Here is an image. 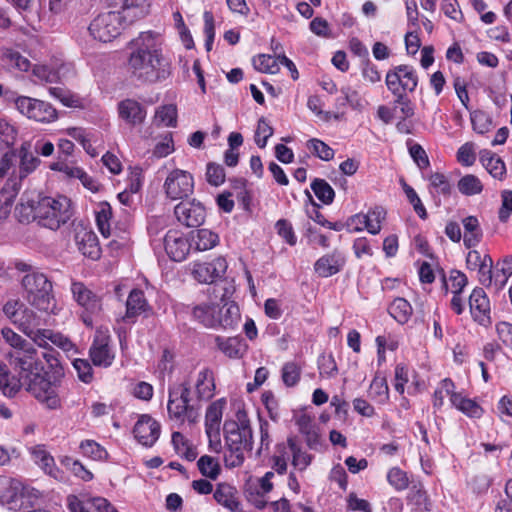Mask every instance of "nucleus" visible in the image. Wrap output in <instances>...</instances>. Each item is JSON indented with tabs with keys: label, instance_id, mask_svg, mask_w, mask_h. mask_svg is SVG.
Segmentation results:
<instances>
[{
	"label": "nucleus",
	"instance_id": "27",
	"mask_svg": "<svg viewBox=\"0 0 512 512\" xmlns=\"http://www.w3.org/2000/svg\"><path fill=\"white\" fill-rule=\"evenodd\" d=\"M216 502L231 512H243L236 487L228 483H219L213 494Z\"/></svg>",
	"mask_w": 512,
	"mask_h": 512
},
{
	"label": "nucleus",
	"instance_id": "5",
	"mask_svg": "<svg viewBox=\"0 0 512 512\" xmlns=\"http://www.w3.org/2000/svg\"><path fill=\"white\" fill-rule=\"evenodd\" d=\"M190 394V384L187 382L169 385L167 413L170 420L178 424L198 421L199 410L191 403Z\"/></svg>",
	"mask_w": 512,
	"mask_h": 512
},
{
	"label": "nucleus",
	"instance_id": "24",
	"mask_svg": "<svg viewBox=\"0 0 512 512\" xmlns=\"http://www.w3.org/2000/svg\"><path fill=\"white\" fill-rule=\"evenodd\" d=\"M120 119L131 126L142 124L147 116L146 108L137 100L126 98L117 105Z\"/></svg>",
	"mask_w": 512,
	"mask_h": 512
},
{
	"label": "nucleus",
	"instance_id": "4",
	"mask_svg": "<svg viewBox=\"0 0 512 512\" xmlns=\"http://www.w3.org/2000/svg\"><path fill=\"white\" fill-rule=\"evenodd\" d=\"M22 286L29 304L41 312L56 314L57 306L53 285L43 273L32 272L22 279Z\"/></svg>",
	"mask_w": 512,
	"mask_h": 512
},
{
	"label": "nucleus",
	"instance_id": "54",
	"mask_svg": "<svg viewBox=\"0 0 512 512\" xmlns=\"http://www.w3.org/2000/svg\"><path fill=\"white\" fill-rule=\"evenodd\" d=\"M79 448L84 456L89 457L95 461L105 460L108 456L105 448L94 440L87 439L82 441L79 445Z\"/></svg>",
	"mask_w": 512,
	"mask_h": 512
},
{
	"label": "nucleus",
	"instance_id": "16",
	"mask_svg": "<svg viewBox=\"0 0 512 512\" xmlns=\"http://www.w3.org/2000/svg\"><path fill=\"white\" fill-rule=\"evenodd\" d=\"M177 220L187 227L200 226L206 216L204 206L195 200L181 202L174 209Z\"/></svg>",
	"mask_w": 512,
	"mask_h": 512
},
{
	"label": "nucleus",
	"instance_id": "63",
	"mask_svg": "<svg viewBox=\"0 0 512 512\" xmlns=\"http://www.w3.org/2000/svg\"><path fill=\"white\" fill-rule=\"evenodd\" d=\"M174 141L171 133H166L153 149V156L164 158L174 152Z\"/></svg>",
	"mask_w": 512,
	"mask_h": 512
},
{
	"label": "nucleus",
	"instance_id": "52",
	"mask_svg": "<svg viewBox=\"0 0 512 512\" xmlns=\"http://www.w3.org/2000/svg\"><path fill=\"white\" fill-rule=\"evenodd\" d=\"M455 385L454 383L446 378L443 379L433 394V407L435 409H440L444 405V399L446 397H449L451 399V395L456 394L457 392L454 391Z\"/></svg>",
	"mask_w": 512,
	"mask_h": 512
},
{
	"label": "nucleus",
	"instance_id": "34",
	"mask_svg": "<svg viewBox=\"0 0 512 512\" xmlns=\"http://www.w3.org/2000/svg\"><path fill=\"white\" fill-rule=\"evenodd\" d=\"M148 309L149 304L144 296V292L139 289H134L129 293L126 301V313L124 320H133Z\"/></svg>",
	"mask_w": 512,
	"mask_h": 512
},
{
	"label": "nucleus",
	"instance_id": "40",
	"mask_svg": "<svg viewBox=\"0 0 512 512\" xmlns=\"http://www.w3.org/2000/svg\"><path fill=\"white\" fill-rule=\"evenodd\" d=\"M21 188V180L15 178L12 175L8 177L0 190V206L5 209L10 208L17 195L19 194Z\"/></svg>",
	"mask_w": 512,
	"mask_h": 512
},
{
	"label": "nucleus",
	"instance_id": "51",
	"mask_svg": "<svg viewBox=\"0 0 512 512\" xmlns=\"http://www.w3.org/2000/svg\"><path fill=\"white\" fill-rule=\"evenodd\" d=\"M43 334L45 336H41V338H43L44 343L37 344L38 346L47 347L51 343L66 352L74 350V344L66 336L49 329L43 330Z\"/></svg>",
	"mask_w": 512,
	"mask_h": 512
},
{
	"label": "nucleus",
	"instance_id": "60",
	"mask_svg": "<svg viewBox=\"0 0 512 512\" xmlns=\"http://www.w3.org/2000/svg\"><path fill=\"white\" fill-rule=\"evenodd\" d=\"M301 375V367L296 362H287L282 367V380L288 387L295 386Z\"/></svg>",
	"mask_w": 512,
	"mask_h": 512
},
{
	"label": "nucleus",
	"instance_id": "25",
	"mask_svg": "<svg viewBox=\"0 0 512 512\" xmlns=\"http://www.w3.org/2000/svg\"><path fill=\"white\" fill-rule=\"evenodd\" d=\"M71 292L74 300L85 311L94 314L101 310L100 298L86 287L82 282H72Z\"/></svg>",
	"mask_w": 512,
	"mask_h": 512
},
{
	"label": "nucleus",
	"instance_id": "50",
	"mask_svg": "<svg viewBox=\"0 0 512 512\" xmlns=\"http://www.w3.org/2000/svg\"><path fill=\"white\" fill-rule=\"evenodd\" d=\"M1 335L5 342L10 346V350L7 353H15V351L20 352L32 346L31 343L9 327L2 328Z\"/></svg>",
	"mask_w": 512,
	"mask_h": 512
},
{
	"label": "nucleus",
	"instance_id": "61",
	"mask_svg": "<svg viewBox=\"0 0 512 512\" xmlns=\"http://www.w3.org/2000/svg\"><path fill=\"white\" fill-rule=\"evenodd\" d=\"M471 123L474 131L480 134L488 132L492 127L491 118L487 113L476 110L471 113Z\"/></svg>",
	"mask_w": 512,
	"mask_h": 512
},
{
	"label": "nucleus",
	"instance_id": "56",
	"mask_svg": "<svg viewBox=\"0 0 512 512\" xmlns=\"http://www.w3.org/2000/svg\"><path fill=\"white\" fill-rule=\"evenodd\" d=\"M311 189L315 196L324 204H331L334 200L335 192L328 182L323 179H315L311 183Z\"/></svg>",
	"mask_w": 512,
	"mask_h": 512
},
{
	"label": "nucleus",
	"instance_id": "49",
	"mask_svg": "<svg viewBox=\"0 0 512 512\" xmlns=\"http://www.w3.org/2000/svg\"><path fill=\"white\" fill-rule=\"evenodd\" d=\"M369 395L378 403L384 404L389 399V389L385 377L376 375L369 388Z\"/></svg>",
	"mask_w": 512,
	"mask_h": 512
},
{
	"label": "nucleus",
	"instance_id": "23",
	"mask_svg": "<svg viewBox=\"0 0 512 512\" xmlns=\"http://www.w3.org/2000/svg\"><path fill=\"white\" fill-rule=\"evenodd\" d=\"M164 246L167 255L177 262L185 260L191 249L189 239L177 230L167 232L164 238Z\"/></svg>",
	"mask_w": 512,
	"mask_h": 512
},
{
	"label": "nucleus",
	"instance_id": "3",
	"mask_svg": "<svg viewBox=\"0 0 512 512\" xmlns=\"http://www.w3.org/2000/svg\"><path fill=\"white\" fill-rule=\"evenodd\" d=\"M226 446L225 463L228 467H239L245 460V454L252 449L253 436L247 413L238 410L233 418L224 422Z\"/></svg>",
	"mask_w": 512,
	"mask_h": 512
},
{
	"label": "nucleus",
	"instance_id": "57",
	"mask_svg": "<svg viewBox=\"0 0 512 512\" xmlns=\"http://www.w3.org/2000/svg\"><path fill=\"white\" fill-rule=\"evenodd\" d=\"M197 466L201 474L207 478L215 480L220 474V465L218 461L208 455L200 457Z\"/></svg>",
	"mask_w": 512,
	"mask_h": 512
},
{
	"label": "nucleus",
	"instance_id": "30",
	"mask_svg": "<svg viewBox=\"0 0 512 512\" xmlns=\"http://www.w3.org/2000/svg\"><path fill=\"white\" fill-rule=\"evenodd\" d=\"M194 386L198 399H211L214 396L215 391L213 371L209 368H203L200 370L197 374Z\"/></svg>",
	"mask_w": 512,
	"mask_h": 512
},
{
	"label": "nucleus",
	"instance_id": "18",
	"mask_svg": "<svg viewBox=\"0 0 512 512\" xmlns=\"http://www.w3.org/2000/svg\"><path fill=\"white\" fill-rule=\"evenodd\" d=\"M469 308L475 322L482 326L490 325V301L482 288L473 289L469 297Z\"/></svg>",
	"mask_w": 512,
	"mask_h": 512
},
{
	"label": "nucleus",
	"instance_id": "44",
	"mask_svg": "<svg viewBox=\"0 0 512 512\" xmlns=\"http://www.w3.org/2000/svg\"><path fill=\"white\" fill-rule=\"evenodd\" d=\"M280 57L260 54L253 58V65L261 73L276 74L280 70Z\"/></svg>",
	"mask_w": 512,
	"mask_h": 512
},
{
	"label": "nucleus",
	"instance_id": "59",
	"mask_svg": "<svg viewBox=\"0 0 512 512\" xmlns=\"http://www.w3.org/2000/svg\"><path fill=\"white\" fill-rule=\"evenodd\" d=\"M318 369L321 377L333 378L338 373L336 361L332 354H322L318 358Z\"/></svg>",
	"mask_w": 512,
	"mask_h": 512
},
{
	"label": "nucleus",
	"instance_id": "47",
	"mask_svg": "<svg viewBox=\"0 0 512 512\" xmlns=\"http://www.w3.org/2000/svg\"><path fill=\"white\" fill-rule=\"evenodd\" d=\"M364 217L367 222V231L372 235H377L380 233L382 222L386 218V210L381 206H376L368 210Z\"/></svg>",
	"mask_w": 512,
	"mask_h": 512
},
{
	"label": "nucleus",
	"instance_id": "11",
	"mask_svg": "<svg viewBox=\"0 0 512 512\" xmlns=\"http://www.w3.org/2000/svg\"><path fill=\"white\" fill-rule=\"evenodd\" d=\"M163 190L167 198L171 200L186 198L193 193L194 178L186 170L173 169L164 181Z\"/></svg>",
	"mask_w": 512,
	"mask_h": 512
},
{
	"label": "nucleus",
	"instance_id": "10",
	"mask_svg": "<svg viewBox=\"0 0 512 512\" xmlns=\"http://www.w3.org/2000/svg\"><path fill=\"white\" fill-rule=\"evenodd\" d=\"M385 82L393 95H400L413 92L417 87L418 77L413 67L399 65L387 72Z\"/></svg>",
	"mask_w": 512,
	"mask_h": 512
},
{
	"label": "nucleus",
	"instance_id": "15",
	"mask_svg": "<svg viewBox=\"0 0 512 512\" xmlns=\"http://www.w3.org/2000/svg\"><path fill=\"white\" fill-rule=\"evenodd\" d=\"M466 265L469 270L477 271L478 278L484 286H491L493 281V260L489 254H482L478 250H470L466 256Z\"/></svg>",
	"mask_w": 512,
	"mask_h": 512
},
{
	"label": "nucleus",
	"instance_id": "14",
	"mask_svg": "<svg viewBox=\"0 0 512 512\" xmlns=\"http://www.w3.org/2000/svg\"><path fill=\"white\" fill-rule=\"evenodd\" d=\"M17 169H14L12 176L23 180L32 174L40 165L41 160L32 151L30 142H23L18 148L15 149Z\"/></svg>",
	"mask_w": 512,
	"mask_h": 512
},
{
	"label": "nucleus",
	"instance_id": "20",
	"mask_svg": "<svg viewBox=\"0 0 512 512\" xmlns=\"http://www.w3.org/2000/svg\"><path fill=\"white\" fill-rule=\"evenodd\" d=\"M227 270L225 258L218 257L211 262L196 263L193 267V276L200 283H213L222 277Z\"/></svg>",
	"mask_w": 512,
	"mask_h": 512
},
{
	"label": "nucleus",
	"instance_id": "43",
	"mask_svg": "<svg viewBox=\"0 0 512 512\" xmlns=\"http://www.w3.org/2000/svg\"><path fill=\"white\" fill-rule=\"evenodd\" d=\"M389 314L399 323L408 322L412 315V306L404 298H396L388 308Z\"/></svg>",
	"mask_w": 512,
	"mask_h": 512
},
{
	"label": "nucleus",
	"instance_id": "22",
	"mask_svg": "<svg viewBox=\"0 0 512 512\" xmlns=\"http://www.w3.org/2000/svg\"><path fill=\"white\" fill-rule=\"evenodd\" d=\"M79 251L92 260H97L101 255V248L98 243L97 235L91 230L83 226L75 228L74 236Z\"/></svg>",
	"mask_w": 512,
	"mask_h": 512
},
{
	"label": "nucleus",
	"instance_id": "7",
	"mask_svg": "<svg viewBox=\"0 0 512 512\" xmlns=\"http://www.w3.org/2000/svg\"><path fill=\"white\" fill-rule=\"evenodd\" d=\"M131 24L121 13L111 10L97 15L89 25L90 35L100 42H111L117 38L126 25Z\"/></svg>",
	"mask_w": 512,
	"mask_h": 512
},
{
	"label": "nucleus",
	"instance_id": "21",
	"mask_svg": "<svg viewBox=\"0 0 512 512\" xmlns=\"http://www.w3.org/2000/svg\"><path fill=\"white\" fill-rule=\"evenodd\" d=\"M133 433L140 444L151 447L160 436V424L151 416L142 415L136 422Z\"/></svg>",
	"mask_w": 512,
	"mask_h": 512
},
{
	"label": "nucleus",
	"instance_id": "38",
	"mask_svg": "<svg viewBox=\"0 0 512 512\" xmlns=\"http://www.w3.org/2000/svg\"><path fill=\"white\" fill-rule=\"evenodd\" d=\"M177 117V106L175 104H165L156 108L152 123L157 127H176Z\"/></svg>",
	"mask_w": 512,
	"mask_h": 512
},
{
	"label": "nucleus",
	"instance_id": "12",
	"mask_svg": "<svg viewBox=\"0 0 512 512\" xmlns=\"http://www.w3.org/2000/svg\"><path fill=\"white\" fill-rule=\"evenodd\" d=\"M225 406L226 400L221 398L212 402L206 410L205 431L209 439L210 446H212L215 451H219L221 448L220 424Z\"/></svg>",
	"mask_w": 512,
	"mask_h": 512
},
{
	"label": "nucleus",
	"instance_id": "37",
	"mask_svg": "<svg viewBox=\"0 0 512 512\" xmlns=\"http://www.w3.org/2000/svg\"><path fill=\"white\" fill-rule=\"evenodd\" d=\"M217 234L208 229H199L191 233L189 240L191 248L197 251L210 250L218 244Z\"/></svg>",
	"mask_w": 512,
	"mask_h": 512
},
{
	"label": "nucleus",
	"instance_id": "17",
	"mask_svg": "<svg viewBox=\"0 0 512 512\" xmlns=\"http://www.w3.org/2000/svg\"><path fill=\"white\" fill-rule=\"evenodd\" d=\"M33 462L48 476L62 481L64 473L55 463L54 457L43 444H37L29 448Z\"/></svg>",
	"mask_w": 512,
	"mask_h": 512
},
{
	"label": "nucleus",
	"instance_id": "55",
	"mask_svg": "<svg viewBox=\"0 0 512 512\" xmlns=\"http://www.w3.org/2000/svg\"><path fill=\"white\" fill-rule=\"evenodd\" d=\"M446 290H450L452 294L462 293L468 284L466 275L459 270H452L448 278H443Z\"/></svg>",
	"mask_w": 512,
	"mask_h": 512
},
{
	"label": "nucleus",
	"instance_id": "8",
	"mask_svg": "<svg viewBox=\"0 0 512 512\" xmlns=\"http://www.w3.org/2000/svg\"><path fill=\"white\" fill-rule=\"evenodd\" d=\"M15 109L30 120L41 123H51L58 117L56 109L40 99L17 96L13 99Z\"/></svg>",
	"mask_w": 512,
	"mask_h": 512
},
{
	"label": "nucleus",
	"instance_id": "13",
	"mask_svg": "<svg viewBox=\"0 0 512 512\" xmlns=\"http://www.w3.org/2000/svg\"><path fill=\"white\" fill-rule=\"evenodd\" d=\"M43 324L42 317L26 306L21 310L19 318L14 321V325L35 344L44 343L43 338H41V336H45L43 334L44 329L39 328Z\"/></svg>",
	"mask_w": 512,
	"mask_h": 512
},
{
	"label": "nucleus",
	"instance_id": "29",
	"mask_svg": "<svg viewBox=\"0 0 512 512\" xmlns=\"http://www.w3.org/2000/svg\"><path fill=\"white\" fill-rule=\"evenodd\" d=\"M217 348L230 359H240L247 352V344L239 337H215Z\"/></svg>",
	"mask_w": 512,
	"mask_h": 512
},
{
	"label": "nucleus",
	"instance_id": "28",
	"mask_svg": "<svg viewBox=\"0 0 512 512\" xmlns=\"http://www.w3.org/2000/svg\"><path fill=\"white\" fill-rule=\"evenodd\" d=\"M21 483L14 479H0V502L10 510H16L21 506Z\"/></svg>",
	"mask_w": 512,
	"mask_h": 512
},
{
	"label": "nucleus",
	"instance_id": "32",
	"mask_svg": "<svg viewBox=\"0 0 512 512\" xmlns=\"http://www.w3.org/2000/svg\"><path fill=\"white\" fill-rule=\"evenodd\" d=\"M464 228L463 243L466 248L476 247L483 238V231L476 216H467L462 219Z\"/></svg>",
	"mask_w": 512,
	"mask_h": 512
},
{
	"label": "nucleus",
	"instance_id": "36",
	"mask_svg": "<svg viewBox=\"0 0 512 512\" xmlns=\"http://www.w3.org/2000/svg\"><path fill=\"white\" fill-rule=\"evenodd\" d=\"M217 302L200 303L192 308L193 318L207 328H215Z\"/></svg>",
	"mask_w": 512,
	"mask_h": 512
},
{
	"label": "nucleus",
	"instance_id": "1",
	"mask_svg": "<svg viewBox=\"0 0 512 512\" xmlns=\"http://www.w3.org/2000/svg\"><path fill=\"white\" fill-rule=\"evenodd\" d=\"M6 358L16 375H11L7 366L0 362V390L4 396L14 397L24 388L49 409L60 407L57 387L43 372V363L33 345L20 352L7 353Z\"/></svg>",
	"mask_w": 512,
	"mask_h": 512
},
{
	"label": "nucleus",
	"instance_id": "9",
	"mask_svg": "<svg viewBox=\"0 0 512 512\" xmlns=\"http://www.w3.org/2000/svg\"><path fill=\"white\" fill-rule=\"evenodd\" d=\"M220 291H223V293L220 295L219 302H217L216 305L217 312L215 328L222 327L224 329H232L238 325L240 321L239 307L234 301L230 300V296L233 293V287L216 285L214 287V293L216 294Z\"/></svg>",
	"mask_w": 512,
	"mask_h": 512
},
{
	"label": "nucleus",
	"instance_id": "19",
	"mask_svg": "<svg viewBox=\"0 0 512 512\" xmlns=\"http://www.w3.org/2000/svg\"><path fill=\"white\" fill-rule=\"evenodd\" d=\"M110 336L107 331L98 330L90 348V357L95 366L108 367L114 360L109 347Z\"/></svg>",
	"mask_w": 512,
	"mask_h": 512
},
{
	"label": "nucleus",
	"instance_id": "58",
	"mask_svg": "<svg viewBox=\"0 0 512 512\" xmlns=\"http://www.w3.org/2000/svg\"><path fill=\"white\" fill-rule=\"evenodd\" d=\"M308 150L323 161H330L334 157V150L325 142L313 138L307 142Z\"/></svg>",
	"mask_w": 512,
	"mask_h": 512
},
{
	"label": "nucleus",
	"instance_id": "42",
	"mask_svg": "<svg viewBox=\"0 0 512 512\" xmlns=\"http://www.w3.org/2000/svg\"><path fill=\"white\" fill-rule=\"evenodd\" d=\"M38 200L23 195L21 202L16 207V214L20 222L38 220Z\"/></svg>",
	"mask_w": 512,
	"mask_h": 512
},
{
	"label": "nucleus",
	"instance_id": "53",
	"mask_svg": "<svg viewBox=\"0 0 512 512\" xmlns=\"http://www.w3.org/2000/svg\"><path fill=\"white\" fill-rule=\"evenodd\" d=\"M3 60L9 67L19 71L26 72L31 68L29 59L23 56L20 52L13 49H7L4 52Z\"/></svg>",
	"mask_w": 512,
	"mask_h": 512
},
{
	"label": "nucleus",
	"instance_id": "64",
	"mask_svg": "<svg viewBox=\"0 0 512 512\" xmlns=\"http://www.w3.org/2000/svg\"><path fill=\"white\" fill-rule=\"evenodd\" d=\"M49 94L58 99L63 105L67 107H77L79 105V99L75 95L71 94L68 90L61 87H50Z\"/></svg>",
	"mask_w": 512,
	"mask_h": 512
},
{
	"label": "nucleus",
	"instance_id": "2",
	"mask_svg": "<svg viewBox=\"0 0 512 512\" xmlns=\"http://www.w3.org/2000/svg\"><path fill=\"white\" fill-rule=\"evenodd\" d=\"M127 69L131 76L144 84L161 83L171 75V63L165 57L159 34L141 32L129 42Z\"/></svg>",
	"mask_w": 512,
	"mask_h": 512
},
{
	"label": "nucleus",
	"instance_id": "31",
	"mask_svg": "<svg viewBox=\"0 0 512 512\" xmlns=\"http://www.w3.org/2000/svg\"><path fill=\"white\" fill-rule=\"evenodd\" d=\"M343 265L344 258L339 253H332L319 258L314 269L320 277H330L338 273Z\"/></svg>",
	"mask_w": 512,
	"mask_h": 512
},
{
	"label": "nucleus",
	"instance_id": "48",
	"mask_svg": "<svg viewBox=\"0 0 512 512\" xmlns=\"http://www.w3.org/2000/svg\"><path fill=\"white\" fill-rule=\"evenodd\" d=\"M95 213L99 231L104 237H109L111 234L110 220L112 217V208L110 204L107 202L99 203Z\"/></svg>",
	"mask_w": 512,
	"mask_h": 512
},
{
	"label": "nucleus",
	"instance_id": "41",
	"mask_svg": "<svg viewBox=\"0 0 512 512\" xmlns=\"http://www.w3.org/2000/svg\"><path fill=\"white\" fill-rule=\"evenodd\" d=\"M480 160L488 173L497 179H502L506 173V167L500 157L490 151H483Z\"/></svg>",
	"mask_w": 512,
	"mask_h": 512
},
{
	"label": "nucleus",
	"instance_id": "6",
	"mask_svg": "<svg viewBox=\"0 0 512 512\" xmlns=\"http://www.w3.org/2000/svg\"><path fill=\"white\" fill-rule=\"evenodd\" d=\"M38 221L51 230L58 229L72 216L70 200L65 196L38 199Z\"/></svg>",
	"mask_w": 512,
	"mask_h": 512
},
{
	"label": "nucleus",
	"instance_id": "33",
	"mask_svg": "<svg viewBox=\"0 0 512 512\" xmlns=\"http://www.w3.org/2000/svg\"><path fill=\"white\" fill-rule=\"evenodd\" d=\"M294 418L299 431L306 437L307 445L314 448L318 444L319 434L313 417L305 412H298Z\"/></svg>",
	"mask_w": 512,
	"mask_h": 512
},
{
	"label": "nucleus",
	"instance_id": "45",
	"mask_svg": "<svg viewBox=\"0 0 512 512\" xmlns=\"http://www.w3.org/2000/svg\"><path fill=\"white\" fill-rule=\"evenodd\" d=\"M172 444L178 455L188 461L196 459L198 453L196 449L189 443V441L180 432L172 434Z\"/></svg>",
	"mask_w": 512,
	"mask_h": 512
},
{
	"label": "nucleus",
	"instance_id": "26",
	"mask_svg": "<svg viewBox=\"0 0 512 512\" xmlns=\"http://www.w3.org/2000/svg\"><path fill=\"white\" fill-rule=\"evenodd\" d=\"M115 11L133 23L147 13L148 0H110Z\"/></svg>",
	"mask_w": 512,
	"mask_h": 512
},
{
	"label": "nucleus",
	"instance_id": "46",
	"mask_svg": "<svg viewBox=\"0 0 512 512\" xmlns=\"http://www.w3.org/2000/svg\"><path fill=\"white\" fill-rule=\"evenodd\" d=\"M457 188L461 194L465 196H473L478 195L483 191V184L477 176L467 174L459 179Z\"/></svg>",
	"mask_w": 512,
	"mask_h": 512
},
{
	"label": "nucleus",
	"instance_id": "35",
	"mask_svg": "<svg viewBox=\"0 0 512 512\" xmlns=\"http://www.w3.org/2000/svg\"><path fill=\"white\" fill-rule=\"evenodd\" d=\"M285 454L292 457V465L299 471H304L312 461V455L303 451L297 440L293 437L288 438L287 446L284 447Z\"/></svg>",
	"mask_w": 512,
	"mask_h": 512
},
{
	"label": "nucleus",
	"instance_id": "62",
	"mask_svg": "<svg viewBox=\"0 0 512 512\" xmlns=\"http://www.w3.org/2000/svg\"><path fill=\"white\" fill-rule=\"evenodd\" d=\"M387 481L398 491L406 489L409 485L407 474L398 467H393L389 470Z\"/></svg>",
	"mask_w": 512,
	"mask_h": 512
},
{
	"label": "nucleus",
	"instance_id": "39",
	"mask_svg": "<svg viewBox=\"0 0 512 512\" xmlns=\"http://www.w3.org/2000/svg\"><path fill=\"white\" fill-rule=\"evenodd\" d=\"M451 404L471 418H480L483 414V409L476 401L465 397L461 393L451 395Z\"/></svg>",
	"mask_w": 512,
	"mask_h": 512
}]
</instances>
